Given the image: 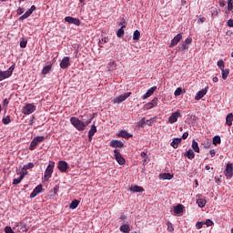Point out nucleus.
<instances>
[{"mask_svg":"<svg viewBox=\"0 0 233 233\" xmlns=\"http://www.w3.org/2000/svg\"><path fill=\"white\" fill-rule=\"evenodd\" d=\"M106 38H102V39L99 41L100 48H103V46H101V45H106Z\"/></svg>","mask_w":233,"mask_h":233,"instance_id":"54","label":"nucleus"},{"mask_svg":"<svg viewBox=\"0 0 233 233\" xmlns=\"http://www.w3.org/2000/svg\"><path fill=\"white\" fill-rule=\"evenodd\" d=\"M96 132H97V127H96V125H93L88 132V134L90 136H94L96 134Z\"/></svg>","mask_w":233,"mask_h":233,"instance_id":"42","label":"nucleus"},{"mask_svg":"<svg viewBox=\"0 0 233 233\" xmlns=\"http://www.w3.org/2000/svg\"><path fill=\"white\" fill-rule=\"evenodd\" d=\"M42 192H43V185L40 184L30 194L31 199H33V198H35L37 194H41Z\"/></svg>","mask_w":233,"mask_h":233,"instance_id":"18","label":"nucleus"},{"mask_svg":"<svg viewBox=\"0 0 233 233\" xmlns=\"http://www.w3.org/2000/svg\"><path fill=\"white\" fill-rule=\"evenodd\" d=\"M140 156L142 157V163H147V161L148 160V157L147 156V153L142 152Z\"/></svg>","mask_w":233,"mask_h":233,"instance_id":"46","label":"nucleus"},{"mask_svg":"<svg viewBox=\"0 0 233 233\" xmlns=\"http://www.w3.org/2000/svg\"><path fill=\"white\" fill-rule=\"evenodd\" d=\"M219 81V78L218 76L213 77V83H218Z\"/></svg>","mask_w":233,"mask_h":233,"instance_id":"62","label":"nucleus"},{"mask_svg":"<svg viewBox=\"0 0 233 233\" xmlns=\"http://www.w3.org/2000/svg\"><path fill=\"white\" fill-rule=\"evenodd\" d=\"M203 225H205V223H203V222H197L196 223V228H198V230H199V228H203Z\"/></svg>","mask_w":233,"mask_h":233,"instance_id":"52","label":"nucleus"},{"mask_svg":"<svg viewBox=\"0 0 233 233\" xmlns=\"http://www.w3.org/2000/svg\"><path fill=\"white\" fill-rule=\"evenodd\" d=\"M178 50H180L182 54H187V52H188V46L185 44V42H182V44L178 46Z\"/></svg>","mask_w":233,"mask_h":233,"instance_id":"23","label":"nucleus"},{"mask_svg":"<svg viewBox=\"0 0 233 233\" xmlns=\"http://www.w3.org/2000/svg\"><path fill=\"white\" fill-rule=\"evenodd\" d=\"M197 203L200 208H203L207 205V200L205 198H198Z\"/></svg>","mask_w":233,"mask_h":233,"instance_id":"34","label":"nucleus"},{"mask_svg":"<svg viewBox=\"0 0 233 233\" xmlns=\"http://www.w3.org/2000/svg\"><path fill=\"white\" fill-rule=\"evenodd\" d=\"M2 123L4 125H10V123H12V120L10 119V116H6L5 117H3Z\"/></svg>","mask_w":233,"mask_h":233,"instance_id":"41","label":"nucleus"},{"mask_svg":"<svg viewBox=\"0 0 233 233\" xmlns=\"http://www.w3.org/2000/svg\"><path fill=\"white\" fill-rule=\"evenodd\" d=\"M119 26H126L125 25V18H123V21L119 23Z\"/></svg>","mask_w":233,"mask_h":233,"instance_id":"63","label":"nucleus"},{"mask_svg":"<svg viewBox=\"0 0 233 233\" xmlns=\"http://www.w3.org/2000/svg\"><path fill=\"white\" fill-rule=\"evenodd\" d=\"M116 66H117V64H116V61L109 62L107 64V70L109 72H112L113 70H116Z\"/></svg>","mask_w":233,"mask_h":233,"instance_id":"29","label":"nucleus"},{"mask_svg":"<svg viewBox=\"0 0 233 233\" xmlns=\"http://www.w3.org/2000/svg\"><path fill=\"white\" fill-rule=\"evenodd\" d=\"M70 123L75 128H76V130H79V132L85 130V127H86V125H85L83 121L77 118V116H72L70 118Z\"/></svg>","mask_w":233,"mask_h":233,"instance_id":"1","label":"nucleus"},{"mask_svg":"<svg viewBox=\"0 0 233 233\" xmlns=\"http://www.w3.org/2000/svg\"><path fill=\"white\" fill-rule=\"evenodd\" d=\"M145 125H147V120H145V117H144L138 122L137 127L138 128H143Z\"/></svg>","mask_w":233,"mask_h":233,"instance_id":"44","label":"nucleus"},{"mask_svg":"<svg viewBox=\"0 0 233 233\" xmlns=\"http://www.w3.org/2000/svg\"><path fill=\"white\" fill-rule=\"evenodd\" d=\"M27 41L26 40H22L20 42V48H26V45H27Z\"/></svg>","mask_w":233,"mask_h":233,"instance_id":"50","label":"nucleus"},{"mask_svg":"<svg viewBox=\"0 0 233 233\" xmlns=\"http://www.w3.org/2000/svg\"><path fill=\"white\" fill-rule=\"evenodd\" d=\"M34 112H35V106L34 104H26L22 109V113L25 114V116H30V114H34Z\"/></svg>","mask_w":233,"mask_h":233,"instance_id":"6","label":"nucleus"},{"mask_svg":"<svg viewBox=\"0 0 233 233\" xmlns=\"http://www.w3.org/2000/svg\"><path fill=\"white\" fill-rule=\"evenodd\" d=\"M183 208H184L183 205L178 204L174 207V213L175 214H183Z\"/></svg>","mask_w":233,"mask_h":233,"instance_id":"26","label":"nucleus"},{"mask_svg":"<svg viewBox=\"0 0 233 233\" xmlns=\"http://www.w3.org/2000/svg\"><path fill=\"white\" fill-rule=\"evenodd\" d=\"M57 168L60 170V172H66L68 170V163L66 161H59Z\"/></svg>","mask_w":233,"mask_h":233,"instance_id":"17","label":"nucleus"},{"mask_svg":"<svg viewBox=\"0 0 233 233\" xmlns=\"http://www.w3.org/2000/svg\"><path fill=\"white\" fill-rule=\"evenodd\" d=\"M207 92H208V86H206L204 89H201L200 91H198L195 96L196 101H199V99H203V97L207 96Z\"/></svg>","mask_w":233,"mask_h":233,"instance_id":"10","label":"nucleus"},{"mask_svg":"<svg viewBox=\"0 0 233 233\" xmlns=\"http://www.w3.org/2000/svg\"><path fill=\"white\" fill-rule=\"evenodd\" d=\"M120 232L123 233H130V224H123L120 228H119Z\"/></svg>","mask_w":233,"mask_h":233,"instance_id":"21","label":"nucleus"},{"mask_svg":"<svg viewBox=\"0 0 233 233\" xmlns=\"http://www.w3.org/2000/svg\"><path fill=\"white\" fill-rule=\"evenodd\" d=\"M141 37V33L139 32V30H136L133 33V40L134 41H139V38Z\"/></svg>","mask_w":233,"mask_h":233,"instance_id":"37","label":"nucleus"},{"mask_svg":"<svg viewBox=\"0 0 233 233\" xmlns=\"http://www.w3.org/2000/svg\"><path fill=\"white\" fill-rule=\"evenodd\" d=\"M123 28H127V25H122L121 28H119L116 32V36L121 38L125 35V29Z\"/></svg>","mask_w":233,"mask_h":233,"instance_id":"30","label":"nucleus"},{"mask_svg":"<svg viewBox=\"0 0 233 233\" xmlns=\"http://www.w3.org/2000/svg\"><path fill=\"white\" fill-rule=\"evenodd\" d=\"M191 147L194 150V152H197V154H199V145L198 144V141H196V139L192 140Z\"/></svg>","mask_w":233,"mask_h":233,"instance_id":"28","label":"nucleus"},{"mask_svg":"<svg viewBox=\"0 0 233 233\" xmlns=\"http://www.w3.org/2000/svg\"><path fill=\"white\" fill-rule=\"evenodd\" d=\"M5 233H15V232H14V230L12 229V228L9 227V226H6V227L5 228Z\"/></svg>","mask_w":233,"mask_h":233,"instance_id":"49","label":"nucleus"},{"mask_svg":"<svg viewBox=\"0 0 233 233\" xmlns=\"http://www.w3.org/2000/svg\"><path fill=\"white\" fill-rule=\"evenodd\" d=\"M228 10H233V0H228Z\"/></svg>","mask_w":233,"mask_h":233,"instance_id":"48","label":"nucleus"},{"mask_svg":"<svg viewBox=\"0 0 233 233\" xmlns=\"http://www.w3.org/2000/svg\"><path fill=\"white\" fill-rule=\"evenodd\" d=\"M29 12H31V14H34V12H35V5H32L29 9Z\"/></svg>","mask_w":233,"mask_h":233,"instance_id":"59","label":"nucleus"},{"mask_svg":"<svg viewBox=\"0 0 233 233\" xmlns=\"http://www.w3.org/2000/svg\"><path fill=\"white\" fill-rule=\"evenodd\" d=\"M156 90H157V86H152L146 92L144 96H142V99H148V97H150V96H152Z\"/></svg>","mask_w":233,"mask_h":233,"instance_id":"19","label":"nucleus"},{"mask_svg":"<svg viewBox=\"0 0 233 233\" xmlns=\"http://www.w3.org/2000/svg\"><path fill=\"white\" fill-rule=\"evenodd\" d=\"M179 117H181V112L178 110L171 114L168 117V122L170 125H174V123H177V119H179Z\"/></svg>","mask_w":233,"mask_h":233,"instance_id":"7","label":"nucleus"},{"mask_svg":"<svg viewBox=\"0 0 233 233\" xmlns=\"http://www.w3.org/2000/svg\"><path fill=\"white\" fill-rule=\"evenodd\" d=\"M14 68H15V66H11L6 71H0V81L8 79L14 74Z\"/></svg>","mask_w":233,"mask_h":233,"instance_id":"3","label":"nucleus"},{"mask_svg":"<svg viewBox=\"0 0 233 233\" xmlns=\"http://www.w3.org/2000/svg\"><path fill=\"white\" fill-rule=\"evenodd\" d=\"M70 66V57L65 56L60 62V68L63 70L68 68Z\"/></svg>","mask_w":233,"mask_h":233,"instance_id":"12","label":"nucleus"},{"mask_svg":"<svg viewBox=\"0 0 233 233\" xmlns=\"http://www.w3.org/2000/svg\"><path fill=\"white\" fill-rule=\"evenodd\" d=\"M166 225H167V232H174V224H172V222H170V221H167V223H166Z\"/></svg>","mask_w":233,"mask_h":233,"instance_id":"39","label":"nucleus"},{"mask_svg":"<svg viewBox=\"0 0 233 233\" xmlns=\"http://www.w3.org/2000/svg\"><path fill=\"white\" fill-rule=\"evenodd\" d=\"M204 225H207V227H212V225H214V222L210 219H207Z\"/></svg>","mask_w":233,"mask_h":233,"instance_id":"51","label":"nucleus"},{"mask_svg":"<svg viewBox=\"0 0 233 233\" xmlns=\"http://www.w3.org/2000/svg\"><path fill=\"white\" fill-rule=\"evenodd\" d=\"M130 192H145V188H143V187L141 186H131V187L129 188Z\"/></svg>","mask_w":233,"mask_h":233,"instance_id":"20","label":"nucleus"},{"mask_svg":"<svg viewBox=\"0 0 233 233\" xmlns=\"http://www.w3.org/2000/svg\"><path fill=\"white\" fill-rule=\"evenodd\" d=\"M3 103H4V106H8V99H6V98H5L4 99V101H3Z\"/></svg>","mask_w":233,"mask_h":233,"instance_id":"61","label":"nucleus"},{"mask_svg":"<svg viewBox=\"0 0 233 233\" xmlns=\"http://www.w3.org/2000/svg\"><path fill=\"white\" fill-rule=\"evenodd\" d=\"M181 141H182V138L176 137L173 139V141L170 143V145L174 148H177V147H179V145H181Z\"/></svg>","mask_w":233,"mask_h":233,"instance_id":"22","label":"nucleus"},{"mask_svg":"<svg viewBox=\"0 0 233 233\" xmlns=\"http://www.w3.org/2000/svg\"><path fill=\"white\" fill-rule=\"evenodd\" d=\"M181 92H183V90L181 89V87H177L175 92H174V96H176V97H177V96H181Z\"/></svg>","mask_w":233,"mask_h":233,"instance_id":"47","label":"nucleus"},{"mask_svg":"<svg viewBox=\"0 0 233 233\" xmlns=\"http://www.w3.org/2000/svg\"><path fill=\"white\" fill-rule=\"evenodd\" d=\"M65 21L69 25H76V26H79L81 25V20H79V18H74L73 16H66Z\"/></svg>","mask_w":233,"mask_h":233,"instance_id":"9","label":"nucleus"},{"mask_svg":"<svg viewBox=\"0 0 233 233\" xmlns=\"http://www.w3.org/2000/svg\"><path fill=\"white\" fill-rule=\"evenodd\" d=\"M43 141H45V137L43 136L35 137L30 143L29 150H35V148L37 147V145H39V143H43Z\"/></svg>","mask_w":233,"mask_h":233,"instance_id":"5","label":"nucleus"},{"mask_svg":"<svg viewBox=\"0 0 233 233\" xmlns=\"http://www.w3.org/2000/svg\"><path fill=\"white\" fill-rule=\"evenodd\" d=\"M209 154H210L211 157H214V156H216V150L211 149V150L209 151Z\"/></svg>","mask_w":233,"mask_h":233,"instance_id":"60","label":"nucleus"},{"mask_svg":"<svg viewBox=\"0 0 233 233\" xmlns=\"http://www.w3.org/2000/svg\"><path fill=\"white\" fill-rule=\"evenodd\" d=\"M186 157H187V159H194L196 157V154L192 149H188L186 153Z\"/></svg>","mask_w":233,"mask_h":233,"instance_id":"32","label":"nucleus"},{"mask_svg":"<svg viewBox=\"0 0 233 233\" xmlns=\"http://www.w3.org/2000/svg\"><path fill=\"white\" fill-rule=\"evenodd\" d=\"M213 145H221V137L220 136H215L213 137Z\"/></svg>","mask_w":233,"mask_h":233,"instance_id":"38","label":"nucleus"},{"mask_svg":"<svg viewBox=\"0 0 233 233\" xmlns=\"http://www.w3.org/2000/svg\"><path fill=\"white\" fill-rule=\"evenodd\" d=\"M132 96V92L124 93L123 95H120L113 99V103L116 105H119L123 103V101H127L128 97Z\"/></svg>","mask_w":233,"mask_h":233,"instance_id":"4","label":"nucleus"},{"mask_svg":"<svg viewBox=\"0 0 233 233\" xmlns=\"http://www.w3.org/2000/svg\"><path fill=\"white\" fill-rule=\"evenodd\" d=\"M206 21H207V18H205V17H200L198 20V23H205Z\"/></svg>","mask_w":233,"mask_h":233,"instance_id":"58","label":"nucleus"},{"mask_svg":"<svg viewBox=\"0 0 233 233\" xmlns=\"http://www.w3.org/2000/svg\"><path fill=\"white\" fill-rule=\"evenodd\" d=\"M18 15H21L22 14H25V8L19 7L16 11Z\"/></svg>","mask_w":233,"mask_h":233,"instance_id":"53","label":"nucleus"},{"mask_svg":"<svg viewBox=\"0 0 233 233\" xmlns=\"http://www.w3.org/2000/svg\"><path fill=\"white\" fill-rule=\"evenodd\" d=\"M158 177H159V179H163V180H165V179L170 180V179H172V177H174V175H172L170 173H163V174H160L158 176Z\"/></svg>","mask_w":233,"mask_h":233,"instance_id":"25","label":"nucleus"},{"mask_svg":"<svg viewBox=\"0 0 233 233\" xmlns=\"http://www.w3.org/2000/svg\"><path fill=\"white\" fill-rule=\"evenodd\" d=\"M109 145L112 148H123L125 147L121 140H111Z\"/></svg>","mask_w":233,"mask_h":233,"instance_id":"14","label":"nucleus"},{"mask_svg":"<svg viewBox=\"0 0 233 233\" xmlns=\"http://www.w3.org/2000/svg\"><path fill=\"white\" fill-rule=\"evenodd\" d=\"M50 70H52V66H46L42 69V74L44 76H46V74H48V72H50Z\"/></svg>","mask_w":233,"mask_h":233,"instance_id":"40","label":"nucleus"},{"mask_svg":"<svg viewBox=\"0 0 233 233\" xmlns=\"http://www.w3.org/2000/svg\"><path fill=\"white\" fill-rule=\"evenodd\" d=\"M14 230H17V232H20V233L26 232V230H27L26 224L20 222V223L15 225Z\"/></svg>","mask_w":233,"mask_h":233,"instance_id":"16","label":"nucleus"},{"mask_svg":"<svg viewBox=\"0 0 233 233\" xmlns=\"http://www.w3.org/2000/svg\"><path fill=\"white\" fill-rule=\"evenodd\" d=\"M114 154H115L116 161L118 163V165H125V163H127V161L125 160V157H123L119 150L115 149Z\"/></svg>","mask_w":233,"mask_h":233,"instance_id":"8","label":"nucleus"},{"mask_svg":"<svg viewBox=\"0 0 233 233\" xmlns=\"http://www.w3.org/2000/svg\"><path fill=\"white\" fill-rule=\"evenodd\" d=\"M224 174L226 177H233V165L232 164H228L226 166V169L224 171Z\"/></svg>","mask_w":233,"mask_h":233,"instance_id":"15","label":"nucleus"},{"mask_svg":"<svg viewBox=\"0 0 233 233\" xmlns=\"http://www.w3.org/2000/svg\"><path fill=\"white\" fill-rule=\"evenodd\" d=\"M30 168H34V163H32V162H29L27 165H25L23 167V170H28Z\"/></svg>","mask_w":233,"mask_h":233,"instance_id":"45","label":"nucleus"},{"mask_svg":"<svg viewBox=\"0 0 233 233\" xmlns=\"http://www.w3.org/2000/svg\"><path fill=\"white\" fill-rule=\"evenodd\" d=\"M184 44L185 45H191L192 44V38H190V37H188V38H187L186 40H185V42H184Z\"/></svg>","mask_w":233,"mask_h":233,"instance_id":"55","label":"nucleus"},{"mask_svg":"<svg viewBox=\"0 0 233 233\" xmlns=\"http://www.w3.org/2000/svg\"><path fill=\"white\" fill-rule=\"evenodd\" d=\"M32 15L31 11L27 10L22 16L18 18V21H25V19H28Z\"/></svg>","mask_w":233,"mask_h":233,"instance_id":"31","label":"nucleus"},{"mask_svg":"<svg viewBox=\"0 0 233 233\" xmlns=\"http://www.w3.org/2000/svg\"><path fill=\"white\" fill-rule=\"evenodd\" d=\"M232 121H233V114L228 113L226 117V125H228V127H232Z\"/></svg>","mask_w":233,"mask_h":233,"instance_id":"27","label":"nucleus"},{"mask_svg":"<svg viewBox=\"0 0 233 233\" xmlns=\"http://www.w3.org/2000/svg\"><path fill=\"white\" fill-rule=\"evenodd\" d=\"M76 207H79V200L75 199L71 202L69 208H71V210H75Z\"/></svg>","mask_w":233,"mask_h":233,"instance_id":"36","label":"nucleus"},{"mask_svg":"<svg viewBox=\"0 0 233 233\" xmlns=\"http://www.w3.org/2000/svg\"><path fill=\"white\" fill-rule=\"evenodd\" d=\"M228 26H229V28H233V19L228 20Z\"/></svg>","mask_w":233,"mask_h":233,"instance_id":"56","label":"nucleus"},{"mask_svg":"<svg viewBox=\"0 0 233 233\" xmlns=\"http://www.w3.org/2000/svg\"><path fill=\"white\" fill-rule=\"evenodd\" d=\"M154 106H157V97H155L153 100L150 102L147 103L144 106L145 110H150L151 108H154Z\"/></svg>","mask_w":233,"mask_h":233,"instance_id":"13","label":"nucleus"},{"mask_svg":"<svg viewBox=\"0 0 233 233\" xmlns=\"http://www.w3.org/2000/svg\"><path fill=\"white\" fill-rule=\"evenodd\" d=\"M188 137V132H184L180 139H187Z\"/></svg>","mask_w":233,"mask_h":233,"instance_id":"57","label":"nucleus"},{"mask_svg":"<svg viewBox=\"0 0 233 233\" xmlns=\"http://www.w3.org/2000/svg\"><path fill=\"white\" fill-rule=\"evenodd\" d=\"M147 125H148V127H152V122L150 120H147Z\"/></svg>","mask_w":233,"mask_h":233,"instance_id":"64","label":"nucleus"},{"mask_svg":"<svg viewBox=\"0 0 233 233\" xmlns=\"http://www.w3.org/2000/svg\"><path fill=\"white\" fill-rule=\"evenodd\" d=\"M181 39H183V35L182 34H177L172 40L171 43L169 45V48H174V46H176L177 45V43H179V41H181Z\"/></svg>","mask_w":233,"mask_h":233,"instance_id":"11","label":"nucleus"},{"mask_svg":"<svg viewBox=\"0 0 233 233\" xmlns=\"http://www.w3.org/2000/svg\"><path fill=\"white\" fill-rule=\"evenodd\" d=\"M54 167H56V162L51 161L47 167L46 168V171L44 173V180L48 181L50 177H52V174H54Z\"/></svg>","mask_w":233,"mask_h":233,"instance_id":"2","label":"nucleus"},{"mask_svg":"<svg viewBox=\"0 0 233 233\" xmlns=\"http://www.w3.org/2000/svg\"><path fill=\"white\" fill-rule=\"evenodd\" d=\"M118 136L119 137H123L124 139H130V137H132V135L126 130H121Z\"/></svg>","mask_w":233,"mask_h":233,"instance_id":"24","label":"nucleus"},{"mask_svg":"<svg viewBox=\"0 0 233 233\" xmlns=\"http://www.w3.org/2000/svg\"><path fill=\"white\" fill-rule=\"evenodd\" d=\"M23 179H25V175L24 173L20 175V177H18L17 178H15L13 180V185H19V183H21V181H23Z\"/></svg>","mask_w":233,"mask_h":233,"instance_id":"33","label":"nucleus"},{"mask_svg":"<svg viewBox=\"0 0 233 233\" xmlns=\"http://www.w3.org/2000/svg\"><path fill=\"white\" fill-rule=\"evenodd\" d=\"M217 65L220 70L225 69V62L223 60H218Z\"/></svg>","mask_w":233,"mask_h":233,"instance_id":"43","label":"nucleus"},{"mask_svg":"<svg viewBox=\"0 0 233 233\" xmlns=\"http://www.w3.org/2000/svg\"><path fill=\"white\" fill-rule=\"evenodd\" d=\"M222 72V79L226 80L227 77H228V74H230V69L226 68V69H221Z\"/></svg>","mask_w":233,"mask_h":233,"instance_id":"35","label":"nucleus"}]
</instances>
